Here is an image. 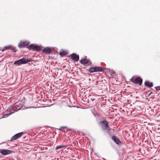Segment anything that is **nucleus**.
Masks as SVG:
<instances>
[{
  "label": "nucleus",
  "instance_id": "2eb2a0df",
  "mask_svg": "<svg viewBox=\"0 0 160 160\" xmlns=\"http://www.w3.org/2000/svg\"><path fill=\"white\" fill-rule=\"evenodd\" d=\"M96 72H102L103 71L104 69L101 67H95Z\"/></svg>",
  "mask_w": 160,
  "mask_h": 160
},
{
  "label": "nucleus",
  "instance_id": "4be33fe9",
  "mask_svg": "<svg viewBox=\"0 0 160 160\" xmlns=\"http://www.w3.org/2000/svg\"><path fill=\"white\" fill-rule=\"evenodd\" d=\"M91 99L92 100V101H94L95 100V99L94 98H92V99L91 98Z\"/></svg>",
  "mask_w": 160,
  "mask_h": 160
},
{
  "label": "nucleus",
  "instance_id": "9d476101",
  "mask_svg": "<svg viewBox=\"0 0 160 160\" xmlns=\"http://www.w3.org/2000/svg\"><path fill=\"white\" fill-rule=\"evenodd\" d=\"M80 62L81 64L83 65H85L88 63L89 65H91L92 64V62L89 59L86 58H84L81 59L80 61Z\"/></svg>",
  "mask_w": 160,
  "mask_h": 160
},
{
  "label": "nucleus",
  "instance_id": "0eeeda50",
  "mask_svg": "<svg viewBox=\"0 0 160 160\" xmlns=\"http://www.w3.org/2000/svg\"><path fill=\"white\" fill-rule=\"evenodd\" d=\"M12 151L7 149H0V152L2 154L6 155L12 153Z\"/></svg>",
  "mask_w": 160,
  "mask_h": 160
},
{
  "label": "nucleus",
  "instance_id": "f3484780",
  "mask_svg": "<svg viewBox=\"0 0 160 160\" xmlns=\"http://www.w3.org/2000/svg\"><path fill=\"white\" fill-rule=\"evenodd\" d=\"M67 54V52L66 51H60L59 52V54L62 57L65 56Z\"/></svg>",
  "mask_w": 160,
  "mask_h": 160
},
{
  "label": "nucleus",
  "instance_id": "7ed1b4c3",
  "mask_svg": "<svg viewBox=\"0 0 160 160\" xmlns=\"http://www.w3.org/2000/svg\"><path fill=\"white\" fill-rule=\"evenodd\" d=\"M130 81L135 84H138L140 86L142 84V80L140 77L136 78L135 76H133L130 79Z\"/></svg>",
  "mask_w": 160,
  "mask_h": 160
},
{
  "label": "nucleus",
  "instance_id": "4468645a",
  "mask_svg": "<svg viewBox=\"0 0 160 160\" xmlns=\"http://www.w3.org/2000/svg\"><path fill=\"white\" fill-rule=\"evenodd\" d=\"M144 85L148 88L152 87L153 86L152 83V82H150L149 81H146L145 82Z\"/></svg>",
  "mask_w": 160,
  "mask_h": 160
},
{
  "label": "nucleus",
  "instance_id": "aec40b11",
  "mask_svg": "<svg viewBox=\"0 0 160 160\" xmlns=\"http://www.w3.org/2000/svg\"><path fill=\"white\" fill-rule=\"evenodd\" d=\"M156 88V90H160V87H159V86L157 87Z\"/></svg>",
  "mask_w": 160,
  "mask_h": 160
},
{
  "label": "nucleus",
  "instance_id": "39448f33",
  "mask_svg": "<svg viewBox=\"0 0 160 160\" xmlns=\"http://www.w3.org/2000/svg\"><path fill=\"white\" fill-rule=\"evenodd\" d=\"M14 112L13 111V110H12V107H11L10 106L8 109L4 112L3 116L5 118H6L12 114Z\"/></svg>",
  "mask_w": 160,
  "mask_h": 160
},
{
  "label": "nucleus",
  "instance_id": "ddd939ff",
  "mask_svg": "<svg viewBox=\"0 0 160 160\" xmlns=\"http://www.w3.org/2000/svg\"><path fill=\"white\" fill-rule=\"evenodd\" d=\"M28 44V43L27 42H24L19 43L18 46L19 48L24 47Z\"/></svg>",
  "mask_w": 160,
  "mask_h": 160
},
{
  "label": "nucleus",
  "instance_id": "f257e3e1",
  "mask_svg": "<svg viewBox=\"0 0 160 160\" xmlns=\"http://www.w3.org/2000/svg\"><path fill=\"white\" fill-rule=\"evenodd\" d=\"M31 61L32 60L30 59L23 58L15 61L14 62V64H15L16 66H19L21 64L27 63Z\"/></svg>",
  "mask_w": 160,
  "mask_h": 160
},
{
  "label": "nucleus",
  "instance_id": "f8f14e48",
  "mask_svg": "<svg viewBox=\"0 0 160 160\" xmlns=\"http://www.w3.org/2000/svg\"><path fill=\"white\" fill-rule=\"evenodd\" d=\"M112 138L118 144H120L121 143L120 140L115 136H112Z\"/></svg>",
  "mask_w": 160,
  "mask_h": 160
},
{
  "label": "nucleus",
  "instance_id": "1a4fd4ad",
  "mask_svg": "<svg viewBox=\"0 0 160 160\" xmlns=\"http://www.w3.org/2000/svg\"><path fill=\"white\" fill-rule=\"evenodd\" d=\"M70 57L73 60L74 62H77L79 60V55H77L75 53H73L71 54L70 56Z\"/></svg>",
  "mask_w": 160,
  "mask_h": 160
},
{
  "label": "nucleus",
  "instance_id": "20e7f679",
  "mask_svg": "<svg viewBox=\"0 0 160 160\" xmlns=\"http://www.w3.org/2000/svg\"><path fill=\"white\" fill-rule=\"evenodd\" d=\"M22 104H21L20 102H18L15 103L13 105L10 106L12 107L13 112H15L18 111L22 107Z\"/></svg>",
  "mask_w": 160,
  "mask_h": 160
},
{
  "label": "nucleus",
  "instance_id": "9b49d317",
  "mask_svg": "<svg viewBox=\"0 0 160 160\" xmlns=\"http://www.w3.org/2000/svg\"><path fill=\"white\" fill-rule=\"evenodd\" d=\"M42 51L43 53L48 54L51 52L52 50L49 48H46L43 49Z\"/></svg>",
  "mask_w": 160,
  "mask_h": 160
},
{
  "label": "nucleus",
  "instance_id": "5701e85b",
  "mask_svg": "<svg viewBox=\"0 0 160 160\" xmlns=\"http://www.w3.org/2000/svg\"><path fill=\"white\" fill-rule=\"evenodd\" d=\"M61 128H63V129H64V128H65V127H62Z\"/></svg>",
  "mask_w": 160,
  "mask_h": 160
},
{
  "label": "nucleus",
  "instance_id": "412c9836",
  "mask_svg": "<svg viewBox=\"0 0 160 160\" xmlns=\"http://www.w3.org/2000/svg\"><path fill=\"white\" fill-rule=\"evenodd\" d=\"M12 49H13V51L14 52H16V49L15 48H12Z\"/></svg>",
  "mask_w": 160,
  "mask_h": 160
},
{
  "label": "nucleus",
  "instance_id": "6e6552de",
  "mask_svg": "<svg viewBox=\"0 0 160 160\" xmlns=\"http://www.w3.org/2000/svg\"><path fill=\"white\" fill-rule=\"evenodd\" d=\"M23 133L22 132H20L16 134L11 138L10 141L15 140L17 139L20 138L23 135Z\"/></svg>",
  "mask_w": 160,
  "mask_h": 160
},
{
  "label": "nucleus",
  "instance_id": "f03ea898",
  "mask_svg": "<svg viewBox=\"0 0 160 160\" xmlns=\"http://www.w3.org/2000/svg\"><path fill=\"white\" fill-rule=\"evenodd\" d=\"M101 127L103 130H107L108 132L110 131V129L108 125V122L106 120H104L100 122Z\"/></svg>",
  "mask_w": 160,
  "mask_h": 160
},
{
  "label": "nucleus",
  "instance_id": "423d86ee",
  "mask_svg": "<svg viewBox=\"0 0 160 160\" xmlns=\"http://www.w3.org/2000/svg\"><path fill=\"white\" fill-rule=\"evenodd\" d=\"M29 49H30L33 51L39 52L41 51L40 47L34 44L30 45L29 46Z\"/></svg>",
  "mask_w": 160,
  "mask_h": 160
},
{
  "label": "nucleus",
  "instance_id": "a211bd4d",
  "mask_svg": "<svg viewBox=\"0 0 160 160\" xmlns=\"http://www.w3.org/2000/svg\"><path fill=\"white\" fill-rule=\"evenodd\" d=\"M65 147V146H64L63 145H60L59 146H57L56 148V149L57 150V149H60L61 148H62Z\"/></svg>",
  "mask_w": 160,
  "mask_h": 160
},
{
  "label": "nucleus",
  "instance_id": "dca6fc26",
  "mask_svg": "<svg viewBox=\"0 0 160 160\" xmlns=\"http://www.w3.org/2000/svg\"><path fill=\"white\" fill-rule=\"evenodd\" d=\"M88 71L90 73H92L96 72L95 67L90 68Z\"/></svg>",
  "mask_w": 160,
  "mask_h": 160
},
{
  "label": "nucleus",
  "instance_id": "6ab92c4d",
  "mask_svg": "<svg viewBox=\"0 0 160 160\" xmlns=\"http://www.w3.org/2000/svg\"><path fill=\"white\" fill-rule=\"evenodd\" d=\"M10 46H6L5 47V48L6 49H9L10 48Z\"/></svg>",
  "mask_w": 160,
  "mask_h": 160
}]
</instances>
